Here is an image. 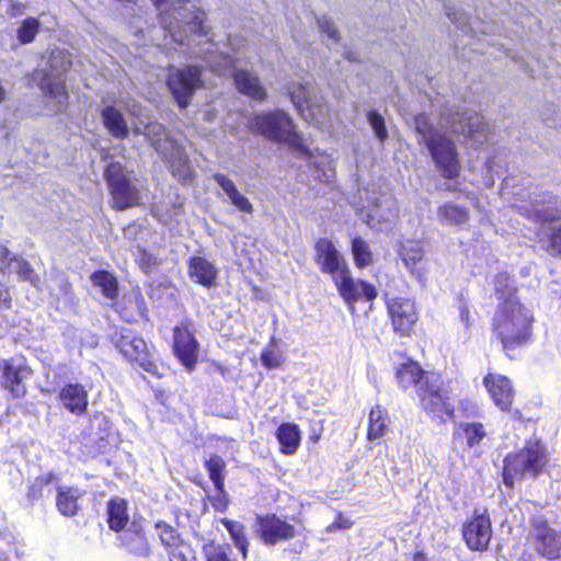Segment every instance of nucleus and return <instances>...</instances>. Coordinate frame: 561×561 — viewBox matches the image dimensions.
Returning <instances> with one entry per match:
<instances>
[{
	"label": "nucleus",
	"instance_id": "obj_25",
	"mask_svg": "<svg viewBox=\"0 0 561 561\" xmlns=\"http://www.w3.org/2000/svg\"><path fill=\"white\" fill-rule=\"evenodd\" d=\"M483 381L494 403L503 411L508 410L514 397L511 381L505 376L493 374L486 375Z\"/></svg>",
	"mask_w": 561,
	"mask_h": 561
},
{
	"label": "nucleus",
	"instance_id": "obj_34",
	"mask_svg": "<svg viewBox=\"0 0 561 561\" xmlns=\"http://www.w3.org/2000/svg\"><path fill=\"white\" fill-rule=\"evenodd\" d=\"M276 437L282 445V453L291 455L300 443V431L297 425L285 423L276 431Z\"/></svg>",
	"mask_w": 561,
	"mask_h": 561
},
{
	"label": "nucleus",
	"instance_id": "obj_53",
	"mask_svg": "<svg viewBox=\"0 0 561 561\" xmlns=\"http://www.w3.org/2000/svg\"><path fill=\"white\" fill-rule=\"evenodd\" d=\"M261 360L266 368L274 369L280 366L282 355L275 347L266 348L261 354Z\"/></svg>",
	"mask_w": 561,
	"mask_h": 561
},
{
	"label": "nucleus",
	"instance_id": "obj_49",
	"mask_svg": "<svg viewBox=\"0 0 561 561\" xmlns=\"http://www.w3.org/2000/svg\"><path fill=\"white\" fill-rule=\"evenodd\" d=\"M547 240L545 241V249L551 255L561 256V225L552 227L549 232H546Z\"/></svg>",
	"mask_w": 561,
	"mask_h": 561
},
{
	"label": "nucleus",
	"instance_id": "obj_29",
	"mask_svg": "<svg viewBox=\"0 0 561 561\" xmlns=\"http://www.w3.org/2000/svg\"><path fill=\"white\" fill-rule=\"evenodd\" d=\"M83 491L75 486L60 485L57 488L56 507L64 516H75L80 506L79 500Z\"/></svg>",
	"mask_w": 561,
	"mask_h": 561
},
{
	"label": "nucleus",
	"instance_id": "obj_24",
	"mask_svg": "<svg viewBox=\"0 0 561 561\" xmlns=\"http://www.w3.org/2000/svg\"><path fill=\"white\" fill-rule=\"evenodd\" d=\"M122 546L131 554L140 558L150 556L149 542L144 533L142 518L134 519L121 536Z\"/></svg>",
	"mask_w": 561,
	"mask_h": 561
},
{
	"label": "nucleus",
	"instance_id": "obj_23",
	"mask_svg": "<svg viewBox=\"0 0 561 561\" xmlns=\"http://www.w3.org/2000/svg\"><path fill=\"white\" fill-rule=\"evenodd\" d=\"M173 348L180 362L186 369L192 370L197 360L198 343L190 330L186 328L174 329Z\"/></svg>",
	"mask_w": 561,
	"mask_h": 561
},
{
	"label": "nucleus",
	"instance_id": "obj_11",
	"mask_svg": "<svg viewBox=\"0 0 561 561\" xmlns=\"http://www.w3.org/2000/svg\"><path fill=\"white\" fill-rule=\"evenodd\" d=\"M202 71L197 66L178 68L171 66L167 78V85L178 102L184 108L191 102L195 91L202 87Z\"/></svg>",
	"mask_w": 561,
	"mask_h": 561
},
{
	"label": "nucleus",
	"instance_id": "obj_60",
	"mask_svg": "<svg viewBox=\"0 0 561 561\" xmlns=\"http://www.w3.org/2000/svg\"><path fill=\"white\" fill-rule=\"evenodd\" d=\"M9 99V90L5 82L0 78V105Z\"/></svg>",
	"mask_w": 561,
	"mask_h": 561
},
{
	"label": "nucleus",
	"instance_id": "obj_16",
	"mask_svg": "<svg viewBox=\"0 0 561 561\" xmlns=\"http://www.w3.org/2000/svg\"><path fill=\"white\" fill-rule=\"evenodd\" d=\"M529 201H522L516 205L518 213L535 222H548L558 219L561 215L560 203L552 195H529Z\"/></svg>",
	"mask_w": 561,
	"mask_h": 561
},
{
	"label": "nucleus",
	"instance_id": "obj_3",
	"mask_svg": "<svg viewBox=\"0 0 561 561\" xmlns=\"http://www.w3.org/2000/svg\"><path fill=\"white\" fill-rule=\"evenodd\" d=\"M413 127L419 135V144L426 146L443 176L447 179L458 176L460 164L456 146L434 125L432 117L425 113L415 115Z\"/></svg>",
	"mask_w": 561,
	"mask_h": 561
},
{
	"label": "nucleus",
	"instance_id": "obj_47",
	"mask_svg": "<svg viewBox=\"0 0 561 561\" xmlns=\"http://www.w3.org/2000/svg\"><path fill=\"white\" fill-rule=\"evenodd\" d=\"M24 261L21 256L14 255L8 248L0 245V273L5 275V271H8L18 274L19 263Z\"/></svg>",
	"mask_w": 561,
	"mask_h": 561
},
{
	"label": "nucleus",
	"instance_id": "obj_63",
	"mask_svg": "<svg viewBox=\"0 0 561 561\" xmlns=\"http://www.w3.org/2000/svg\"><path fill=\"white\" fill-rule=\"evenodd\" d=\"M485 165H486V168H488V170H489L490 172H494V169H495V159H494V158H490V159H488V160H486V162H485Z\"/></svg>",
	"mask_w": 561,
	"mask_h": 561
},
{
	"label": "nucleus",
	"instance_id": "obj_12",
	"mask_svg": "<svg viewBox=\"0 0 561 561\" xmlns=\"http://www.w3.org/2000/svg\"><path fill=\"white\" fill-rule=\"evenodd\" d=\"M48 62L50 69L42 80L41 88L49 99L55 100L56 105L54 110L61 112L66 107L68 100L61 76L68 70L70 60L61 50H55L50 54Z\"/></svg>",
	"mask_w": 561,
	"mask_h": 561
},
{
	"label": "nucleus",
	"instance_id": "obj_40",
	"mask_svg": "<svg viewBox=\"0 0 561 561\" xmlns=\"http://www.w3.org/2000/svg\"><path fill=\"white\" fill-rule=\"evenodd\" d=\"M205 466L209 473V478L214 482L216 489L219 492H222L224 491L222 471L225 470V467H226L224 459L217 455H214L205 462Z\"/></svg>",
	"mask_w": 561,
	"mask_h": 561
},
{
	"label": "nucleus",
	"instance_id": "obj_41",
	"mask_svg": "<svg viewBox=\"0 0 561 561\" xmlns=\"http://www.w3.org/2000/svg\"><path fill=\"white\" fill-rule=\"evenodd\" d=\"M156 529L158 530V536L162 545L168 549V551L183 542L176 529L163 522H158L156 524Z\"/></svg>",
	"mask_w": 561,
	"mask_h": 561
},
{
	"label": "nucleus",
	"instance_id": "obj_18",
	"mask_svg": "<svg viewBox=\"0 0 561 561\" xmlns=\"http://www.w3.org/2000/svg\"><path fill=\"white\" fill-rule=\"evenodd\" d=\"M316 255L314 261L320 271L324 274L331 275L332 279L347 270V263L342 254L337 251L333 242L327 238H321L317 241L314 247Z\"/></svg>",
	"mask_w": 561,
	"mask_h": 561
},
{
	"label": "nucleus",
	"instance_id": "obj_32",
	"mask_svg": "<svg viewBox=\"0 0 561 561\" xmlns=\"http://www.w3.org/2000/svg\"><path fill=\"white\" fill-rule=\"evenodd\" d=\"M103 123L108 133L119 139H125L129 135V129L124 115L113 105H107L102 110Z\"/></svg>",
	"mask_w": 561,
	"mask_h": 561
},
{
	"label": "nucleus",
	"instance_id": "obj_39",
	"mask_svg": "<svg viewBox=\"0 0 561 561\" xmlns=\"http://www.w3.org/2000/svg\"><path fill=\"white\" fill-rule=\"evenodd\" d=\"M494 290L497 295V299L505 301L506 299H517L515 296L516 288L514 280L506 273H500L496 275L494 280Z\"/></svg>",
	"mask_w": 561,
	"mask_h": 561
},
{
	"label": "nucleus",
	"instance_id": "obj_7",
	"mask_svg": "<svg viewBox=\"0 0 561 561\" xmlns=\"http://www.w3.org/2000/svg\"><path fill=\"white\" fill-rule=\"evenodd\" d=\"M545 448L539 443H529L525 448L505 458L503 471L506 484H513L515 478H535L546 466Z\"/></svg>",
	"mask_w": 561,
	"mask_h": 561
},
{
	"label": "nucleus",
	"instance_id": "obj_64",
	"mask_svg": "<svg viewBox=\"0 0 561 561\" xmlns=\"http://www.w3.org/2000/svg\"><path fill=\"white\" fill-rule=\"evenodd\" d=\"M157 8H160L167 0H151Z\"/></svg>",
	"mask_w": 561,
	"mask_h": 561
},
{
	"label": "nucleus",
	"instance_id": "obj_26",
	"mask_svg": "<svg viewBox=\"0 0 561 561\" xmlns=\"http://www.w3.org/2000/svg\"><path fill=\"white\" fill-rule=\"evenodd\" d=\"M400 256L410 271L420 282L425 277V267L423 266L424 250L420 241L407 240L401 244Z\"/></svg>",
	"mask_w": 561,
	"mask_h": 561
},
{
	"label": "nucleus",
	"instance_id": "obj_33",
	"mask_svg": "<svg viewBox=\"0 0 561 561\" xmlns=\"http://www.w3.org/2000/svg\"><path fill=\"white\" fill-rule=\"evenodd\" d=\"M214 180L229 197L231 204L244 214H252L253 206L250 201L239 192L236 184L224 174L216 173Z\"/></svg>",
	"mask_w": 561,
	"mask_h": 561
},
{
	"label": "nucleus",
	"instance_id": "obj_28",
	"mask_svg": "<svg viewBox=\"0 0 561 561\" xmlns=\"http://www.w3.org/2000/svg\"><path fill=\"white\" fill-rule=\"evenodd\" d=\"M436 216L444 226L461 227L469 221L470 210L455 202H446L437 207Z\"/></svg>",
	"mask_w": 561,
	"mask_h": 561
},
{
	"label": "nucleus",
	"instance_id": "obj_5",
	"mask_svg": "<svg viewBox=\"0 0 561 561\" xmlns=\"http://www.w3.org/2000/svg\"><path fill=\"white\" fill-rule=\"evenodd\" d=\"M251 127L270 140L287 145L298 157H311V152L305 145L302 136L297 131L293 118L283 110L256 114L251 122Z\"/></svg>",
	"mask_w": 561,
	"mask_h": 561
},
{
	"label": "nucleus",
	"instance_id": "obj_58",
	"mask_svg": "<svg viewBox=\"0 0 561 561\" xmlns=\"http://www.w3.org/2000/svg\"><path fill=\"white\" fill-rule=\"evenodd\" d=\"M48 482H49V478L46 480H43V479L36 480V482L30 489L28 497L38 499L41 496L42 484L48 483Z\"/></svg>",
	"mask_w": 561,
	"mask_h": 561
},
{
	"label": "nucleus",
	"instance_id": "obj_52",
	"mask_svg": "<svg viewBox=\"0 0 561 561\" xmlns=\"http://www.w3.org/2000/svg\"><path fill=\"white\" fill-rule=\"evenodd\" d=\"M228 547L216 545L214 542L204 546V554L207 561H230L228 557Z\"/></svg>",
	"mask_w": 561,
	"mask_h": 561
},
{
	"label": "nucleus",
	"instance_id": "obj_30",
	"mask_svg": "<svg viewBox=\"0 0 561 561\" xmlns=\"http://www.w3.org/2000/svg\"><path fill=\"white\" fill-rule=\"evenodd\" d=\"M188 272L192 279L196 283L205 286L211 287L215 285V280L217 277L216 267L202 256H193L188 262Z\"/></svg>",
	"mask_w": 561,
	"mask_h": 561
},
{
	"label": "nucleus",
	"instance_id": "obj_20",
	"mask_svg": "<svg viewBox=\"0 0 561 561\" xmlns=\"http://www.w3.org/2000/svg\"><path fill=\"white\" fill-rule=\"evenodd\" d=\"M257 533L265 545L275 546L283 540H289L297 536L296 528L275 515L260 517Z\"/></svg>",
	"mask_w": 561,
	"mask_h": 561
},
{
	"label": "nucleus",
	"instance_id": "obj_51",
	"mask_svg": "<svg viewBox=\"0 0 561 561\" xmlns=\"http://www.w3.org/2000/svg\"><path fill=\"white\" fill-rule=\"evenodd\" d=\"M170 561H196L195 551L185 542L175 546L169 551Z\"/></svg>",
	"mask_w": 561,
	"mask_h": 561
},
{
	"label": "nucleus",
	"instance_id": "obj_31",
	"mask_svg": "<svg viewBox=\"0 0 561 561\" xmlns=\"http://www.w3.org/2000/svg\"><path fill=\"white\" fill-rule=\"evenodd\" d=\"M397 379L403 389H408L413 386L416 388V392L419 393V386H421L425 380H430L431 375L422 370L419 364L408 362L401 365L398 369Z\"/></svg>",
	"mask_w": 561,
	"mask_h": 561
},
{
	"label": "nucleus",
	"instance_id": "obj_9",
	"mask_svg": "<svg viewBox=\"0 0 561 561\" xmlns=\"http://www.w3.org/2000/svg\"><path fill=\"white\" fill-rule=\"evenodd\" d=\"M421 405L432 417L444 421L454 414V400L447 389L442 387L439 377L431 374V379L419 386Z\"/></svg>",
	"mask_w": 561,
	"mask_h": 561
},
{
	"label": "nucleus",
	"instance_id": "obj_42",
	"mask_svg": "<svg viewBox=\"0 0 561 561\" xmlns=\"http://www.w3.org/2000/svg\"><path fill=\"white\" fill-rule=\"evenodd\" d=\"M446 15L458 28H460L465 33L472 32L473 28L469 21L468 15L462 12V10L451 3H446L445 5Z\"/></svg>",
	"mask_w": 561,
	"mask_h": 561
},
{
	"label": "nucleus",
	"instance_id": "obj_10",
	"mask_svg": "<svg viewBox=\"0 0 561 561\" xmlns=\"http://www.w3.org/2000/svg\"><path fill=\"white\" fill-rule=\"evenodd\" d=\"M527 539L542 558L548 560L561 558V533L552 528L543 515H535L530 518Z\"/></svg>",
	"mask_w": 561,
	"mask_h": 561
},
{
	"label": "nucleus",
	"instance_id": "obj_15",
	"mask_svg": "<svg viewBox=\"0 0 561 561\" xmlns=\"http://www.w3.org/2000/svg\"><path fill=\"white\" fill-rule=\"evenodd\" d=\"M114 343L121 353L145 371L156 374L157 365L151 359L147 343L129 329L122 328L115 333Z\"/></svg>",
	"mask_w": 561,
	"mask_h": 561
},
{
	"label": "nucleus",
	"instance_id": "obj_19",
	"mask_svg": "<svg viewBox=\"0 0 561 561\" xmlns=\"http://www.w3.org/2000/svg\"><path fill=\"white\" fill-rule=\"evenodd\" d=\"M462 536L471 550H485L492 536L489 516L476 511L473 518L463 525Z\"/></svg>",
	"mask_w": 561,
	"mask_h": 561
},
{
	"label": "nucleus",
	"instance_id": "obj_21",
	"mask_svg": "<svg viewBox=\"0 0 561 561\" xmlns=\"http://www.w3.org/2000/svg\"><path fill=\"white\" fill-rule=\"evenodd\" d=\"M3 377V387L14 397H22L25 393L23 381L31 375V369L25 365L23 358H11L0 364Z\"/></svg>",
	"mask_w": 561,
	"mask_h": 561
},
{
	"label": "nucleus",
	"instance_id": "obj_27",
	"mask_svg": "<svg viewBox=\"0 0 561 561\" xmlns=\"http://www.w3.org/2000/svg\"><path fill=\"white\" fill-rule=\"evenodd\" d=\"M59 400L72 414L80 415L87 411L88 392L79 383L66 385L59 392Z\"/></svg>",
	"mask_w": 561,
	"mask_h": 561
},
{
	"label": "nucleus",
	"instance_id": "obj_45",
	"mask_svg": "<svg viewBox=\"0 0 561 561\" xmlns=\"http://www.w3.org/2000/svg\"><path fill=\"white\" fill-rule=\"evenodd\" d=\"M460 428L469 447L479 445L485 436V431L481 423H462Z\"/></svg>",
	"mask_w": 561,
	"mask_h": 561
},
{
	"label": "nucleus",
	"instance_id": "obj_54",
	"mask_svg": "<svg viewBox=\"0 0 561 561\" xmlns=\"http://www.w3.org/2000/svg\"><path fill=\"white\" fill-rule=\"evenodd\" d=\"M318 25L322 33L327 34L331 39L339 41V32L334 23L328 16H320L318 19Z\"/></svg>",
	"mask_w": 561,
	"mask_h": 561
},
{
	"label": "nucleus",
	"instance_id": "obj_37",
	"mask_svg": "<svg viewBox=\"0 0 561 561\" xmlns=\"http://www.w3.org/2000/svg\"><path fill=\"white\" fill-rule=\"evenodd\" d=\"M91 280L106 298L114 299L117 296V280L111 273L106 271L94 272L91 275Z\"/></svg>",
	"mask_w": 561,
	"mask_h": 561
},
{
	"label": "nucleus",
	"instance_id": "obj_6",
	"mask_svg": "<svg viewBox=\"0 0 561 561\" xmlns=\"http://www.w3.org/2000/svg\"><path fill=\"white\" fill-rule=\"evenodd\" d=\"M145 135L156 151L169 164L174 178L183 183L193 179L194 171L187 154L162 124L157 122L148 124L145 128Z\"/></svg>",
	"mask_w": 561,
	"mask_h": 561
},
{
	"label": "nucleus",
	"instance_id": "obj_48",
	"mask_svg": "<svg viewBox=\"0 0 561 561\" xmlns=\"http://www.w3.org/2000/svg\"><path fill=\"white\" fill-rule=\"evenodd\" d=\"M316 178L321 182H331L335 176L334 168L332 167L331 161L321 157L313 162Z\"/></svg>",
	"mask_w": 561,
	"mask_h": 561
},
{
	"label": "nucleus",
	"instance_id": "obj_8",
	"mask_svg": "<svg viewBox=\"0 0 561 561\" xmlns=\"http://www.w3.org/2000/svg\"><path fill=\"white\" fill-rule=\"evenodd\" d=\"M287 93L306 119L321 125L329 116V108L321 96H318L317 88L310 82H290L286 87Z\"/></svg>",
	"mask_w": 561,
	"mask_h": 561
},
{
	"label": "nucleus",
	"instance_id": "obj_62",
	"mask_svg": "<svg viewBox=\"0 0 561 561\" xmlns=\"http://www.w3.org/2000/svg\"><path fill=\"white\" fill-rule=\"evenodd\" d=\"M460 319H461L462 322L468 324V322H469V311L467 310V308H462L461 309V311H460Z\"/></svg>",
	"mask_w": 561,
	"mask_h": 561
},
{
	"label": "nucleus",
	"instance_id": "obj_1",
	"mask_svg": "<svg viewBox=\"0 0 561 561\" xmlns=\"http://www.w3.org/2000/svg\"><path fill=\"white\" fill-rule=\"evenodd\" d=\"M160 23L165 38L182 47V51L191 58L202 59L214 73L231 76L237 89L255 101L266 99V91L259 77L238 67L239 58L219 50L218 44L209 37L205 26V12L198 8L181 7L172 12H160Z\"/></svg>",
	"mask_w": 561,
	"mask_h": 561
},
{
	"label": "nucleus",
	"instance_id": "obj_14",
	"mask_svg": "<svg viewBox=\"0 0 561 561\" xmlns=\"http://www.w3.org/2000/svg\"><path fill=\"white\" fill-rule=\"evenodd\" d=\"M359 211L360 218L373 229L382 230L398 216L397 201L388 193H373Z\"/></svg>",
	"mask_w": 561,
	"mask_h": 561
},
{
	"label": "nucleus",
	"instance_id": "obj_22",
	"mask_svg": "<svg viewBox=\"0 0 561 561\" xmlns=\"http://www.w3.org/2000/svg\"><path fill=\"white\" fill-rule=\"evenodd\" d=\"M393 328L402 335H408L417 320L415 305L405 298H394L388 302Z\"/></svg>",
	"mask_w": 561,
	"mask_h": 561
},
{
	"label": "nucleus",
	"instance_id": "obj_59",
	"mask_svg": "<svg viewBox=\"0 0 561 561\" xmlns=\"http://www.w3.org/2000/svg\"><path fill=\"white\" fill-rule=\"evenodd\" d=\"M511 561H533V554L526 550H522L520 552L516 551L515 554L511 557Z\"/></svg>",
	"mask_w": 561,
	"mask_h": 561
},
{
	"label": "nucleus",
	"instance_id": "obj_61",
	"mask_svg": "<svg viewBox=\"0 0 561 561\" xmlns=\"http://www.w3.org/2000/svg\"><path fill=\"white\" fill-rule=\"evenodd\" d=\"M10 137V128L7 125L0 126V140H8Z\"/></svg>",
	"mask_w": 561,
	"mask_h": 561
},
{
	"label": "nucleus",
	"instance_id": "obj_17",
	"mask_svg": "<svg viewBox=\"0 0 561 561\" xmlns=\"http://www.w3.org/2000/svg\"><path fill=\"white\" fill-rule=\"evenodd\" d=\"M339 290V294L346 304L351 306V310H354L353 302L365 299L370 301L376 298V288L363 280H355L350 272V268L344 270L343 273L337 274L332 279Z\"/></svg>",
	"mask_w": 561,
	"mask_h": 561
},
{
	"label": "nucleus",
	"instance_id": "obj_13",
	"mask_svg": "<svg viewBox=\"0 0 561 561\" xmlns=\"http://www.w3.org/2000/svg\"><path fill=\"white\" fill-rule=\"evenodd\" d=\"M114 206L126 209L139 203V193L126 175L124 167L119 162H111L104 173Z\"/></svg>",
	"mask_w": 561,
	"mask_h": 561
},
{
	"label": "nucleus",
	"instance_id": "obj_56",
	"mask_svg": "<svg viewBox=\"0 0 561 561\" xmlns=\"http://www.w3.org/2000/svg\"><path fill=\"white\" fill-rule=\"evenodd\" d=\"M138 262L145 273H150L151 266L157 264V259L152 254L141 251L138 256Z\"/></svg>",
	"mask_w": 561,
	"mask_h": 561
},
{
	"label": "nucleus",
	"instance_id": "obj_36",
	"mask_svg": "<svg viewBox=\"0 0 561 561\" xmlns=\"http://www.w3.org/2000/svg\"><path fill=\"white\" fill-rule=\"evenodd\" d=\"M388 415L387 411L380 405H376L370 410L367 437L375 440L382 437L387 430Z\"/></svg>",
	"mask_w": 561,
	"mask_h": 561
},
{
	"label": "nucleus",
	"instance_id": "obj_38",
	"mask_svg": "<svg viewBox=\"0 0 561 561\" xmlns=\"http://www.w3.org/2000/svg\"><path fill=\"white\" fill-rule=\"evenodd\" d=\"M222 524L229 533L236 547L241 551L243 558H245L248 553L249 541L244 534V526L240 522L230 519H224Z\"/></svg>",
	"mask_w": 561,
	"mask_h": 561
},
{
	"label": "nucleus",
	"instance_id": "obj_55",
	"mask_svg": "<svg viewBox=\"0 0 561 561\" xmlns=\"http://www.w3.org/2000/svg\"><path fill=\"white\" fill-rule=\"evenodd\" d=\"M4 274L0 273V310L10 308L11 296L8 286L3 282Z\"/></svg>",
	"mask_w": 561,
	"mask_h": 561
},
{
	"label": "nucleus",
	"instance_id": "obj_57",
	"mask_svg": "<svg viewBox=\"0 0 561 561\" xmlns=\"http://www.w3.org/2000/svg\"><path fill=\"white\" fill-rule=\"evenodd\" d=\"M545 122L550 127L561 128V108L553 110L551 115L545 113Z\"/></svg>",
	"mask_w": 561,
	"mask_h": 561
},
{
	"label": "nucleus",
	"instance_id": "obj_35",
	"mask_svg": "<svg viewBox=\"0 0 561 561\" xmlns=\"http://www.w3.org/2000/svg\"><path fill=\"white\" fill-rule=\"evenodd\" d=\"M107 522L112 530L121 531L128 522L127 503L123 499L111 500L107 504Z\"/></svg>",
	"mask_w": 561,
	"mask_h": 561
},
{
	"label": "nucleus",
	"instance_id": "obj_50",
	"mask_svg": "<svg viewBox=\"0 0 561 561\" xmlns=\"http://www.w3.org/2000/svg\"><path fill=\"white\" fill-rule=\"evenodd\" d=\"M18 276L23 282H28L33 287L41 289L42 280L38 274L35 273L32 265L25 260L19 263Z\"/></svg>",
	"mask_w": 561,
	"mask_h": 561
},
{
	"label": "nucleus",
	"instance_id": "obj_4",
	"mask_svg": "<svg viewBox=\"0 0 561 561\" xmlns=\"http://www.w3.org/2000/svg\"><path fill=\"white\" fill-rule=\"evenodd\" d=\"M432 106L450 131L462 136L471 146L480 147L489 141L490 126L481 114L460 111L440 94L433 100Z\"/></svg>",
	"mask_w": 561,
	"mask_h": 561
},
{
	"label": "nucleus",
	"instance_id": "obj_46",
	"mask_svg": "<svg viewBox=\"0 0 561 561\" xmlns=\"http://www.w3.org/2000/svg\"><path fill=\"white\" fill-rule=\"evenodd\" d=\"M39 31V22L35 18L25 19L16 31L18 38L22 44H28L34 41Z\"/></svg>",
	"mask_w": 561,
	"mask_h": 561
},
{
	"label": "nucleus",
	"instance_id": "obj_43",
	"mask_svg": "<svg viewBox=\"0 0 561 561\" xmlns=\"http://www.w3.org/2000/svg\"><path fill=\"white\" fill-rule=\"evenodd\" d=\"M352 252L357 266L364 267L371 263L373 254L366 241L355 238L352 242Z\"/></svg>",
	"mask_w": 561,
	"mask_h": 561
},
{
	"label": "nucleus",
	"instance_id": "obj_44",
	"mask_svg": "<svg viewBox=\"0 0 561 561\" xmlns=\"http://www.w3.org/2000/svg\"><path fill=\"white\" fill-rule=\"evenodd\" d=\"M367 121L374 131L375 137L379 140L380 144H383L388 139V130L386 127V122L382 115H380L375 110H369L367 112Z\"/></svg>",
	"mask_w": 561,
	"mask_h": 561
},
{
	"label": "nucleus",
	"instance_id": "obj_2",
	"mask_svg": "<svg viewBox=\"0 0 561 561\" xmlns=\"http://www.w3.org/2000/svg\"><path fill=\"white\" fill-rule=\"evenodd\" d=\"M533 321L531 311L517 299L500 302L493 318V329L503 348L508 351L525 345L531 336Z\"/></svg>",
	"mask_w": 561,
	"mask_h": 561
}]
</instances>
